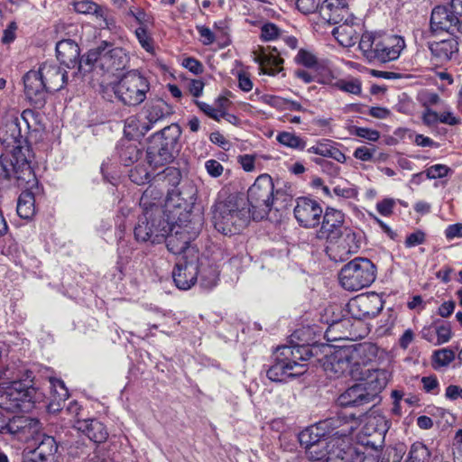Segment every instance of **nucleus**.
Wrapping results in <instances>:
<instances>
[{"label":"nucleus","mask_w":462,"mask_h":462,"mask_svg":"<svg viewBox=\"0 0 462 462\" xmlns=\"http://www.w3.org/2000/svg\"><path fill=\"white\" fill-rule=\"evenodd\" d=\"M186 258H179L172 271L175 285L180 290H189L199 279V251L189 249Z\"/></svg>","instance_id":"4468645a"},{"label":"nucleus","mask_w":462,"mask_h":462,"mask_svg":"<svg viewBox=\"0 0 462 462\" xmlns=\"http://www.w3.org/2000/svg\"><path fill=\"white\" fill-rule=\"evenodd\" d=\"M342 236L338 246H341L346 254H356L360 248L357 235L354 231L346 229Z\"/></svg>","instance_id":"37998d69"},{"label":"nucleus","mask_w":462,"mask_h":462,"mask_svg":"<svg viewBox=\"0 0 462 462\" xmlns=\"http://www.w3.org/2000/svg\"><path fill=\"white\" fill-rule=\"evenodd\" d=\"M375 265L367 258L356 257L345 264L339 273V282L347 291L366 288L375 280Z\"/></svg>","instance_id":"9d476101"},{"label":"nucleus","mask_w":462,"mask_h":462,"mask_svg":"<svg viewBox=\"0 0 462 462\" xmlns=\"http://www.w3.org/2000/svg\"><path fill=\"white\" fill-rule=\"evenodd\" d=\"M431 54L439 62L450 60L458 51V42L450 38L440 42H434L429 44Z\"/></svg>","instance_id":"7c9ffc66"},{"label":"nucleus","mask_w":462,"mask_h":462,"mask_svg":"<svg viewBox=\"0 0 462 462\" xmlns=\"http://www.w3.org/2000/svg\"><path fill=\"white\" fill-rule=\"evenodd\" d=\"M158 185L152 182L143 193L140 199V206L143 208V212L144 211H155V208H162V197L164 195V190Z\"/></svg>","instance_id":"72a5a7b5"},{"label":"nucleus","mask_w":462,"mask_h":462,"mask_svg":"<svg viewBox=\"0 0 462 462\" xmlns=\"http://www.w3.org/2000/svg\"><path fill=\"white\" fill-rule=\"evenodd\" d=\"M423 390L428 393L438 394L439 392V383L436 375L423 376L421 378Z\"/></svg>","instance_id":"680f3d73"},{"label":"nucleus","mask_w":462,"mask_h":462,"mask_svg":"<svg viewBox=\"0 0 462 462\" xmlns=\"http://www.w3.org/2000/svg\"><path fill=\"white\" fill-rule=\"evenodd\" d=\"M276 140L279 143L295 150H304L306 143L300 136L291 132H281L277 134Z\"/></svg>","instance_id":"79ce46f5"},{"label":"nucleus","mask_w":462,"mask_h":462,"mask_svg":"<svg viewBox=\"0 0 462 462\" xmlns=\"http://www.w3.org/2000/svg\"><path fill=\"white\" fill-rule=\"evenodd\" d=\"M219 272L215 265L208 263L207 259L199 257V285L203 289L210 290L217 285Z\"/></svg>","instance_id":"c9c22d12"},{"label":"nucleus","mask_w":462,"mask_h":462,"mask_svg":"<svg viewBox=\"0 0 462 462\" xmlns=\"http://www.w3.org/2000/svg\"><path fill=\"white\" fill-rule=\"evenodd\" d=\"M294 217L303 227L313 228L320 223L323 209L320 204L307 197L298 198L294 208Z\"/></svg>","instance_id":"2eb2a0df"},{"label":"nucleus","mask_w":462,"mask_h":462,"mask_svg":"<svg viewBox=\"0 0 462 462\" xmlns=\"http://www.w3.org/2000/svg\"><path fill=\"white\" fill-rule=\"evenodd\" d=\"M279 356H281L284 360L291 362L292 364L295 362L297 366L295 369L302 371L303 365L299 363V361H306L309 360L312 354L307 346H282L278 347L277 352Z\"/></svg>","instance_id":"2f4dec72"},{"label":"nucleus","mask_w":462,"mask_h":462,"mask_svg":"<svg viewBox=\"0 0 462 462\" xmlns=\"http://www.w3.org/2000/svg\"><path fill=\"white\" fill-rule=\"evenodd\" d=\"M9 130L12 132L11 136L15 143L12 158L7 159L6 157L0 156V166L2 167V172L5 178L9 179L11 174L14 173L15 179L19 180H24L26 171H29V161L25 155V152H29V142L25 136L22 145L21 138L23 137L18 128L16 122H12L8 125Z\"/></svg>","instance_id":"9b49d317"},{"label":"nucleus","mask_w":462,"mask_h":462,"mask_svg":"<svg viewBox=\"0 0 462 462\" xmlns=\"http://www.w3.org/2000/svg\"><path fill=\"white\" fill-rule=\"evenodd\" d=\"M155 211H144L134 226V238L138 242L161 244L173 230L172 225L164 217V211L155 208Z\"/></svg>","instance_id":"6e6552de"},{"label":"nucleus","mask_w":462,"mask_h":462,"mask_svg":"<svg viewBox=\"0 0 462 462\" xmlns=\"http://www.w3.org/2000/svg\"><path fill=\"white\" fill-rule=\"evenodd\" d=\"M181 180L180 171L176 167H167L162 171L157 173L152 181L161 186L165 191H169L170 188H174L180 184Z\"/></svg>","instance_id":"e433bc0d"},{"label":"nucleus","mask_w":462,"mask_h":462,"mask_svg":"<svg viewBox=\"0 0 462 462\" xmlns=\"http://www.w3.org/2000/svg\"><path fill=\"white\" fill-rule=\"evenodd\" d=\"M351 308H357L360 310L359 319L374 318L383 308L380 300L375 297H358L350 304Z\"/></svg>","instance_id":"473e14b6"},{"label":"nucleus","mask_w":462,"mask_h":462,"mask_svg":"<svg viewBox=\"0 0 462 462\" xmlns=\"http://www.w3.org/2000/svg\"><path fill=\"white\" fill-rule=\"evenodd\" d=\"M149 90L150 83L147 78L137 69L127 71L113 86L116 98L126 106H137L143 103Z\"/></svg>","instance_id":"1a4fd4ad"},{"label":"nucleus","mask_w":462,"mask_h":462,"mask_svg":"<svg viewBox=\"0 0 462 462\" xmlns=\"http://www.w3.org/2000/svg\"><path fill=\"white\" fill-rule=\"evenodd\" d=\"M283 32L273 23H266L261 27V38L264 42L280 41Z\"/></svg>","instance_id":"a18cd8bd"},{"label":"nucleus","mask_w":462,"mask_h":462,"mask_svg":"<svg viewBox=\"0 0 462 462\" xmlns=\"http://www.w3.org/2000/svg\"><path fill=\"white\" fill-rule=\"evenodd\" d=\"M98 5L91 0H81L75 2L74 9L79 14H94L97 10Z\"/></svg>","instance_id":"4d7b16f0"},{"label":"nucleus","mask_w":462,"mask_h":462,"mask_svg":"<svg viewBox=\"0 0 462 462\" xmlns=\"http://www.w3.org/2000/svg\"><path fill=\"white\" fill-rule=\"evenodd\" d=\"M295 61L307 68H314L318 64L317 57L312 52L303 49H300L298 51L295 57Z\"/></svg>","instance_id":"603ef678"},{"label":"nucleus","mask_w":462,"mask_h":462,"mask_svg":"<svg viewBox=\"0 0 462 462\" xmlns=\"http://www.w3.org/2000/svg\"><path fill=\"white\" fill-rule=\"evenodd\" d=\"M354 369L356 377L363 374L360 370L362 366H365L377 356L378 348L371 343H363L345 346Z\"/></svg>","instance_id":"6ab92c4d"},{"label":"nucleus","mask_w":462,"mask_h":462,"mask_svg":"<svg viewBox=\"0 0 462 462\" xmlns=\"http://www.w3.org/2000/svg\"><path fill=\"white\" fill-rule=\"evenodd\" d=\"M74 427L95 443H103L108 438L106 427L96 419L78 420Z\"/></svg>","instance_id":"cd10ccee"},{"label":"nucleus","mask_w":462,"mask_h":462,"mask_svg":"<svg viewBox=\"0 0 462 462\" xmlns=\"http://www.w3.org/2000/svg\"><path fill=\"white\" fill-rule=\"evenodd\" d=\"M93 15H95L100 29H106L111 32L116 31V19L108 8L98 5L97 12H95Z\"/></svg>","instance_id":"a19ab883"},{"label":"nucleus","mask_w":462,"mask_h":462,"mask_svg":"<svg viewBox=\"0 0 462 462\" xmlns=\"http://www.w3.org/2000/svg\"><path fill=\"white\" fill-rule=\"evenodd\" d=\"M205 169L207 173L211 178H218L220 177L224 172V167L223 165L215 159H209L205 162Z\"/></svg>","instance_id":"13d9d810"},{"label":"nucleus","mask_w":462,"mask_h":462,"mask_svg":"<svg viewBox=\"0 0 462 462\" xmlns=\"http://www.w3.org/2000/svg\"><path fill=\"white\" fill-rule=\"evenodd\" d=\"M361 24L357 18L352 15L349 19H346L337 23L332 30V34L337 42L346 48L354 46L359 39Z\"/></svg>","instance_id":"4be33fe9"},{"label":"nucleus","mask_w":462,"mask_h":462,"mask_svg":"<svg viewBox=\"0 0 462 462\" xmlns=\"http://www.w3.org/2000/svg\"><path fill=\"white\" fill-rule=\"evenodd\" d=\"M430 453L428 448L421 442H415L411 445L407 461L408 462H429Z\"/></svg>","instance_id":"c03bdc74"},{"label":"nucleus","mask_w":462,"mask_h":462,"mask_svg":"<svg viewBox=\"0 0 462 462\" xmlns=\"http://www.w3.org/2000/svg\"><path fill=\"white\" fill-rule=\"evenodd\" d=\"M320 0H297V8L302 14H311L316 10H319Z\"/></svg>","instance_id":"052dcab7"},{"label":"nucleus","mask_w":462,"mask_h":462,"mask_svg":"<svg viewBox=\"0 0 462 462\" xmlns=\"http://www.w3.org/2000/svg\"><path fill=\"white\" fill-rule=\"evenodd\" d=\"M131 181L137 185H142L150 181V173L143 165H136L129 172Z\"/></svg>","instance_id":"8fccbe9b"},{"label":"nucleus","mask_w":462,"mask_h":462,"mask_svg":"<svg viewBox=\"0 0 462 462\" xmlns=\"http://www.w3.org/2000/svg\"><path fill=\"white\" fill-rule=\"evenodd\" d=\"M6 398L14 402L17 408L23 409L25 407V402L29 397V383L26 380H19L12 382L11 385L5 392Z\"/></svg>","instance_id":"f704fd0d"},{"label":"nucleus","mask_w":462,"mask_h":462,"mask_svg":"<svg viewBox=\"0 0 462 462\" xmlns=\"http://www.w3.org/2000/svg\"><path fill=\"white\" fill-rule=\"evenodd\" d=\"M405 47L404 39L384 32H365L359 41V49L369 62L386 63L400 57Z\"/></svg>","instance_id":"f03ea898"},{"label":"nucleus","mask_w":462,"mask_h":462,"mask_svg":"<svg viewBox=\"0 0 462 462\" xmlns=\"http://www.w3.org/2000/svg\"><path fill=\"white\" fill-rule=\"evenodd\" d=\"M319 14L321 21L330 25L340 23L353 15L349 12L346 0H325Z\"/></svg>","instance_id":"412c9836"},{"label":"nucleus","mask_w":462,"mask_h":462,"mask_svg":"<svg viewBox=\"0 0 462 462\" xmlns=\"http://www.w3.org/2000/svg\"><path fill=\"white\" fill-rule=\"evenodd\" d=\"M29 198V189H24L18 198L16 212L17 215L22 218L28 220L29 219V206L27 199Z\"/></svg>","instance_id":"864d4df0"},{"label":"nucleus","mask_w":462,"mask_h":462,"mask_svg":"<svg viewBox=\"0 0 462 462\" xmlns=\"http://www.w3.org/2000/svg\"><path fill=\"white\" fill-rule=\"evenodd\" d=\"M129 60V55L125 49L115 46L113 42L102 41L86 53L85 64L105 73L114 74L125 69Z\"/></svg>","instance_id":"423d86ee"},{"label":"nucleus","mask_w":462,"mask_h":462,"mask_svg":"<svg viewBox=\"0 0 462 462\" xmlns=\"http://www.w3.org/2000/svg\"><path fill=\"white\" fill-rule=\"evenodd\" d=\"M330 442L329 439L325 438L306 448L305 452L308 458L315 461L326 459L327 462H350L349 457H352L354 450L352 448L346 451L343 449H328Z\"/></svg>","instance_id":"f3484780"},{"label":"nucleus","mask_w":462,"mask_h":462,"mask_svg":"<svg viewBox=\"0 0 462 462\" xmlns=\"http://www.w3.org/2000/svg\"><path fill=\"white\" fill-rule=\"evenodd\" d=\"M425 240L426 234L421 230H417L407 236L404 244L406 247L411 248L419 245H422Z\"/></svg>","instance_id":"e2e57ef3"},{"label":"nucleus","mask_w":462,"mask_h":462,"mask_svg":"<svg viewBox=\"0 0 462 462\" xmlns=\"http://www.w3.org/2000/svg\"><path fill=\"white\" fill-rule=\"evenodd\" d=\"M447 5L436 6L430 16V28L434 32H447L454 34L457 31L458 20Z\"/></svg>","instance_id":"b1692460"},{"label":"nucleus","mask_w":462,"mask_h":462,"mask_svg":"<svg viewBox=\"0 0 462 462\" xmlns=\"http://www.w3.org/2000/svg\"><path fill=\"white\" fill-rule=\"evenodd\" d=\"M344 221L345 215L342 211L327 208L323 215L321 226L318 231V237L330 241L339 239L343 235Z\"/></svg>","instance_id":"a211bd4d"},{"label":"nucleus","mask_w":462,"mask_h":462,"mask_svg":"<svg viewBox=\"0 0 462 462\" xmlns=\"http://www.w3.org/2000/svg\"><path fill=\"white\" fill-rule=\"evenodd\" d=\"M333 192L336 196L343 199H354L357 196V190L350 186L337 185L333 189Z\"/></svg>","instance_id":"69168bd1"},{"label":"nucleus","mask_w":462,"mask_h":462,"mask_svg":"<svg viewBox=\"0 0 462 462\" xmlns=\"http://www.w3.org/2000/svg\"><path fill=\"white\" fill-rule=\"evenodd\" d=\"M196 104L199 107V109L203 113H205L208 117H210L216 121H220V116L222 115L221 109L214 107L205 102L197 101Z\"/></svg>","instance_id":"0e129e2a"},{"label":"nucleus","mask_w":462,"mask_h":462,"mask_svg":"<svg viewBox=\"0 0 462 462\" xmlns=\"http://www.w3.org/2000/svg\"><path fill=\"white\" fill-rule=\"evenodd\" d=\"M117 152L120 162L125 166H130L137 162L143 156V149L135 141L122 139L117 145Z\"/></svg>","instance_id":"c756f323"},{"label":"nucleus","mask_w":462,"mask_h":462,"mask_svg":"<svg viewBox=\"0 0 462 462\" xmlns=\"http://www.w3.org/2000/svg\"><path fill=\"white\" fill-rule=\"evenodd\" d=\"M164 241H166L168 250L174 254H180V258H186L189 249H196L190 246V236L184 229L176 230L174 234L171 235L169 233Z\"/></svg>","instance_id":"c85d7f7f"},{"label":"nucleus","mask_w":462,"mask_h":462,"mask_svg":"<svg viewBox=\"0 0 462 462\" xmlns=\"http://www.w3.org/2000/svg\"><path fill=\"white\" fill-rule=\"evenodd\" d=\"M319 424L328 439H340L348 437L353 431V427L346 415L338 414Z\"/></svg>","instance_id":"393cba45"},{"label":"nucleus","mask_w":462,"mask_h":462,"mask_svg":"<svg viewBox=\"0 0 462 462\" xmlns=\"http://www.w3.org/2000/svg\"><path fill=\"white\" fill-rule=\"evenodd\" d=\"M181 130L176 124L164 127L148 139L147 162L151 166L159 167L171 163L180 151Z\"/></svg>","instance_id":"7ed1b4c3"},{"label":"nucleus","mask_w":462,"mask_h":462,"mask_svg":"<svg viewBox=\"0 0 462 462\" xmlns=\"http://www.w3.org/2000/svg\"><path fill=\"white\" fill-rule=\"evenodd\" d=\"M450 169L447 165L435 164L426 170V176L430 180L439 179L446 177Z\"/></svg>","instance_id":"6e6d98bb"},{"label":"nucleus","mask_w":462,"mask_h":462,"mask_svg":"<svg viewBox=\"0 0 462 462\" xmlns=\"http://www.w3.org/2000/svg\"><path fill=\"white\" fill-rule=\"evenodd\" d=\"M182 66L195 75H199L203 72L202 63L192 57L185 58L182 60Z\"/></svg>","instance_id":"338daca9"},{"label":"nucleus","mask_w":462,"mask_h":462,"mask_svg":"<svg viewBox=\"0 0 462 462\" xmlns=\"http://www.w3.org/2000/svg\"><path fill=\"white\" fill-rule=\"evenodd\" d=\"M323 367L330 378H339L346 374L356 377L345 346L336 349L330 356H326Z\"/></svg>","instance_id":"dca6fc26"},{"label":"nucleus","mask_w":462,"mask_h":462,"mask_svg":"<svg viewBox=\"0 0 462 462\" xmlns=\"http://www.w3.org/2000/svg\"><path fill=\"white\" fill-rule=\"evenodd\" d=\"M168 110V106L162 100L147 104L144 107L146 121L138 123L136 126L137 135L143 136L153 127L155 123L164 118L169 113Z\"/></svg>","instance_id":"a878e982"},{"label":"nucleus","mask_w":462,"mask_h":462,"mask_svg":"<svg viewBox=\"0 0 462 462\" xmlns=\"http://www.w3.org/2000/svg\"><path fill=\"white\" fill-rule=\"evenodd\" d=\"M33 78L39 82L36 87V95H40V98L36 101V106H41L44 103L42 90L55 92L63 88L68 81V72L57 64L44 62L33 73Z\"/></svg>","instance_id":"f8f14e48"},{"label":"nucleus","mask_w":462,"mask_h":462,"mask_svg":"<svg viewBox=\"0 0 462 462\" xmlns=\"http://www.w3.org/2000/svg\"><path fill=\"white\" fill-rule=\"evenodd\" d=\"M41 429L40 420L31 417V462H47L58 449L54 438Z\"/></svg>","instance_id":"ddd939ff"},{"label":"nucleus","mask_w":462,"mask_h":462,"mask_svg":"<svg viewBox=\"0 0 462 462\" xmlns=\"http://www.w3.org/2000/svg\"><path fill=\"white\" fill-rule=\"evenodd\" d=\"M281 51L277 46L259 48L254 51V60L259 65L261 73L274 76L282 69L283 60L280 57Z\"/></svg>","instance_id":"aec40b11"},{"label":"nucleus","mask_w":462,"mask_h":462,"mask_svg":"<svg viewBox=\"0 0 462 462\" xmlns=\"http://www.w3.org/2000/svg\"><path fill=\"white\" fill-rule=\"evenodd\" d=\"M350 132L358 137L369 140L371 142H376L380 138L379 132L370 128L354 126Z\"/></svg>","instance_id":"5fc2aeb1"},{"label":"nucleus","mask_w":462,"mask_h":462,"mask_svg":"<svg viewBox=\"0 0 462 462\" xmlns=\"http://www.w3.org/2000/svg\"><path fill=\"white\" fill-rule=\"evenodd\" d=\"M135 36L142 46L147 52H153V40L150 33L148 32V28L145 27H138L136 28Z\"/></svg>","instance_id":"de8ad7c7"},{"label":"nucleus","mask_w":462,"mask_h":462,"mask_svg":"<svg viewBox=\"0 0 462 462\" xmlns=\"http://www.w3.org/2000/svg\"><path fill=\"white\" fill-rule=\"evenodd\" d=\"M284 195L282 190H274V184L270 175H260L247 191V200L253 218L263 219L272 208L279 210V199Z\"/></svg>","instance_id":"20e7f679"},{"label":"nucleus","mask_w":462,"mask_h":462,"mask_svg":"<svg viewBox=\"0 0 462 462\" xmlns=\"http://www.w3.org/2000/svg\"><path fill=\"white\" fill-rule=\"evenodd\" d=\"M296 366L295 362L292 364L286 361L276 353L275 362L266 371V375L273 382H286L289 378H294L303 374V371L300 370L294 371Z\"/></svg>","instance_id":"bb28decb"},{"label":"nucleus","mask_w":462,"mask_h":462,"mask_svg":"<svg viewBox=\"0 0 462 462\" xmlns=\"http://www.w3.org/2000/svg\"><path fill=\"white\" fill-rule=\"evenodd\" d=\"M375 426V431L377 432L378 431V437H379V440L378 441H374V440H369L367 439L366 441H363V444L367 446V447H371L374 450H377L378 448H380L382 446V443H383V435L384 434V432L386 431V420L384 417L383 416H378V417H374L373 419H371L366 426L364 428V432L365 435H370V427L371 426Z\"/></svg>","instance_id":"58836bf2"},{"label":"nucleus","mask_w":462,"mask_h":462,"mask_svg":"<svg viewBox=\"0 0 462 462\" xmlns=\"http://www.w3.org/2000/svg\"><path fill=\"white\" fill-rule=\"evenodd\" d=\"M313 162L315 163L320 165L323 172L327 173L328 175H329L331 177H336L340 172V168L337 164H335L329 161H327V160L321 159V158H315V159H313Z\"/></svg>","instance_id":"bf43d9fd"},{"label":"nucleus","mask_w":462,"mask_h":462,"mask_svg":"<svg viewBox=\"0 0 462 462\" xmlns=\"http://www.w3.org/2000/svg\"><path fill=\"white\" fill-rule=\"evenodd\" d=\"M335 86L344 92L354 95H359L362 90L361 81L357 79H339L335 83Z\"/></svg>","instance_id":"49530a36"},{"label":"nucleus","mask_w":462,"mask_h":462,"mask_svg":"<svg viewBox=\"0 0 462 462\" xmlns=\"http://www.w3.org/2000/svg\"><path fill=\"white\" fill-rule=\"evenodd\" d=\"M5 428L10 434L14 435L18 440L27 442L29 440V418L24 415L14 416Z\"/></svg>","instance_id":"4c0bfd02"},{"label":"nucleus","mask_w":462,"mask_h":462,"mask_svg":"<svg viewBox=\"0 0 462 462\" xmlns=\"http://www.w3.org/2000/svg\"><path fill=\"white\" fill-rule=\"evenodd\" d=\"M324 434L325 433L322 431L319 424L318 423L317 425L308 427L300 431L298 439L300 446L306 449L325 439L326 437Z\"/></svg>","instance_id":"ea45409f"},{"label":"nucleus","mask_w":462,"mask_h":462,"mask_svg":"<svg viewBox=\"0 0 462 462\" xmlns=\"http://www.w3.org/2000/svg\"><path fill=\"white\" fill-rule=\"evenodd\" d=\"M379 371L370 374L369 379L347 388L337 398L341 407H360L375 401L386 385L385 377Z\"/></svg>","instance_id":"0eeeda50"},{"label":"nucleus","mask_w":462,"mask_h":462,"mask_svg":"<svg viewBox=\"0 0 462 462\" xmlns=\"http://www.w3.org/2000/svg\"><path fill=\"white\" fill-rule=\"evenodd\" d=\"M44 374L41 380L36 376L31 378V404L37 410L56 413L62 409L61 403L69 397V392L63 381L49 374L48 368H44Z\"/></svg>","instance_id":"f257e3e1"},{"label":"nucleus","mask_w":462,"mask_h":462,"mask_svg":"<svg viewBox=\"0 0 462 462\" xmlns=\"http://www.w3.org/2000/svg\"><path fill=\"white\" fill-rule=\"evenodd\" d=\"M374 149L366 146L357 147L354 152V156L362 162H372L374 160Z\"/></svg>","instance_id":"774afa93"},{"label":"nucleus","mask_w":462,"mask_h":462,"mask_svg":"<svg viewBox=\"0 0 462 462\" xmlns=\"http://www.w3.org/2000/svg\"><path fill=\"white\" fill-rule=\"evenodd\" d=\"M56 56L58 60L61 61L68 69H73L79 65V69L82 63H85L86 54L79 57L80 50L78 43L71 39H64L56 43Z\"/></svg>","instance_id":"5701e85b"},{"label":"nucleus","mask_w":462,"mask_h":462,"mask_svg":"<svg viewBox=\"0 0 462 462\" xmlns=\"http://www.w3.org/2000/svg\"><path fill=\"white\" fill-rule=\"evenodd\" d=\"M435 331H436V342H434L435 346H439L448 342L451 338L452 332L451 328L448 323L442 322L439 324V322H435Z\"/></svg>","instance_id":"09e8293b"},{"label":"nucleus","mask_w":462,"mask_h":462,"mask_svg":"<svg viewBox=\"0 0 462 462\" xmlns=\"http://www.w3.org/2000/svg\"><path fill=\"white\" fill-rule=\"evenodd\" d=\"M250 217V208L242 207L235 198L217 203L213 212L215 228L225 236L240 232L247 226Z\"/></svg>","instance_id":"39448f33"},{"label":"nucleus","mask_w":462,"mask_h":462,"mask_svg":"<svg viewBox=\"0 0 462 462\" xmlns=\"http://www.w3.org/2000/svg\"><path fill=\"white\" fill-rule=\"evenodd\" d=\"M455 352L449 348L436 350L433 354L434 361L439 366H447L455 359Z\"/></svg>","instance_id":"3c124183"}]
</instances>
